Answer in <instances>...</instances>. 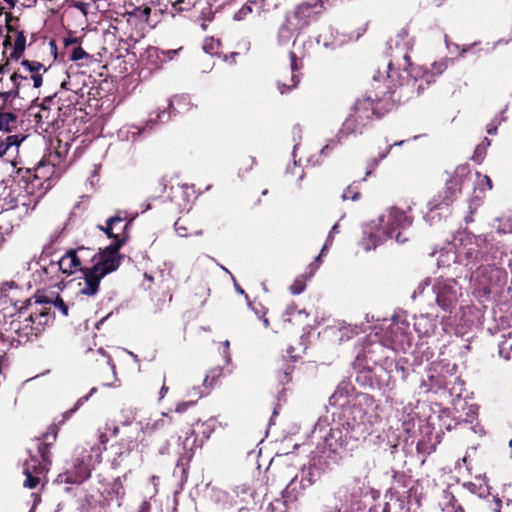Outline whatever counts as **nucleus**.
<instances>
[{"label": "nucleus", "instance_id": "dca6fc26", "mask_svg": "<svg viewBox=\"0 0 512 512\" xmlns=\"http://www.w3.org/2000/svg\"><path fill=\"white\" fill-rule=\"evenodd\" d=\"M58 434V427L52 424L48 427L47 431L41 437L35 439L37 455L40 460L51 464V447L56 441Z\"/></svg>", "mask_w": 512, "mask_h": 512}, {"label": "nucleus", "instance_id": "ddd939ff", "mask_svg": "<svg viewBox=\"0 0 512 512\" xmlns=\"http://www.w3.org/2000/svg\"><path fill=\"white\" fill-rule=\"evenodd\" d=\"M306 487L300 482L299 476L296 475L286 486V488L282 491L283 500L276 499L274 501H270L267 505V510L269 511H280L284 512L286 507V503L294 502L298 499L300 495H302L303 491Z\"/></svg>", "mask_w": 512, "mask_h": 512}, {"label": "nucleus", "instance_id": "f704fd0d", "mask_svg": "<svg viewBox=\"0 0 512 512\" xmlns=\"http://www.w3.org/2000/svg\"><path fill=\"white\" fill-rule=\"evenodd\" d=\"M185 224L186 221L182 218L177 219L174 224L175 231L180 237L201 236L203 234L201 229L189 230Z\"/></svg>", "mask_w": 512, "mask_h": 512}, {"label": "nucleus", "instance_id": "cd10ccee", "mask_svg": "<svg viewBox=\"0 0 512 512\" xmlns=\"http://www.w3.org/2000/svg\"><path fill=\"white\" fill-rule=\"evenodd\" d=\"M13 49L10 53V58L18 61L24 55L26 49V35L23 29L13 31Z\"/></svg>", "mask_w": 512, "mask_h": 512}, {"label": "nucleus", "instance_id": "a18cd8bd", "mask_svg": "<svg viewBox=\"0 0 512 512\" xmlns=\"http://www.w3.org/2000/svg\"><path fill=\"white\" fill-rule=\"evenodd\" d=\"M254 3V0H248L247 3H245L235 14L234 19L235 20H244L247 15H250L253 12L252 4Z\"/></svg>", "mask_w": 512, "mask_h": 512}, {"label": "nucleus", "instance_id": "0eeeda50", "mask_svg": "<svg viewBox=\"0 0 512 512\" xmlns=\"http://www.w3.org/2000/svg\"><path fill=\"white\" fill-rule=\"evenodd\" d=\"M107 430L110 432L112 438H116V442L111 445L115 449V454L118 457L128 455L137 447V440L140 430L137 426L129 424H122L121 426L113 425L108 426Z\"/></svg>", "mask_w": 512, "mask_h": 512}, {"label": "nucleus", "instance_id": "393cba45", "mask_svg": "<svg viewBox=\"0 0 512 512\" xmlns=\"http://www.w3.org/2000/svg\"><path fill=\"white\" fill-rule=\"evenodd\" d=\"M393 42H394L393 39H391L389 41L390 49H392ZM395 46H396V49L399 50V55L402 57V61H403V63H398V67L403 69V71L407 72L410 76H413L414 79L416 80L417 72H414V69L411 71L409 70V68L411 67L409 50L412 48V46L410 45V43L408 41L404 42L403 44H400V41L398 39L395 40Z\"/></svg>", "mask_w": 512, "mask_h": 512}, {"label": "nucleus", "instance_id": "603ef678", "mask_svg": "<svg viewBox=\"0 0 512 512\" xmlns=\"http://www.w3.org/2000/svg\"><path fill=\"white\" fill-rule=\"evenodd\" d=\"M333 238H334V235H333V234H331V233L329 232V234H328V236H327V239H326V242H325V244L323 245V247H322V249H321L320 254H319V255L316 257V259H315V261H316L317 263H319V262H320L321 257L324 255V253H325V251L328 249V247L332 244V242H333Z\"/></svg>", "mask_w": 512, "mask_h": 512}, {"label": "nucleus", "instance_id": "4be33fe9", "mask_svg": "<svg viewBox=\"0 0 512 512\" xmlns=\"http://www.w3.org/2000/svg\"><path fill=\"white\" fill-rule=\"evenodd\" d=\"M351 112L359 118L361 122L366 124L375 113L374 102L370 97L358 99L351 108Z\"/></svg>", "mask_w": 512, "mask_h": 512}, {"label": "nucleus", "instance_id": "a211bd4d", "mask_svg": "<svg viewBox=\"0 0 512 512\" xmlns=\"http://www.w3.org/2000/svg\"><path fill=\"white\" fill-rule=\"evenodd\" d=\"M183 453H181L177 466L182 468V472H186V468L189 466L196 448L201 447V444H198V438L194 430L189 429L186 432V437L182 442Z\"/></svg>", "mask_w": 512, "mask_h": 512}, {"label": "nucleus", "instance_id": "f8f14e48", "mask_svg": "<svg viewBox=\"0 0 512 512\" xmlns=\"http://www.w3.org/2000/svg\"><path fill=\"white\" fill-rule=\"evenodd\" d=\"M92 455H81L74 459L73 466L64 474V482L69 484H82L91 476Z\"/></svg>", "mask_w": 512, "mask_h": 512}, {"label": "nucleus", "instance_id": "37998d69", "mask_svg": "<svg viewBox=\"0 0 512 512\" xmlns=\"http://www.w3.org/2000/svg\"><path fill=\"white\" fill-rule=\"evenodd\" d=\"M447 69V63L446 61H439V62H434L432 64V72L429 73L427 72L424 77H425V80H426V83H430L431 82V78L434 74H437V75H440L442 74L445 70Z\"/></svg>", "mask_w": 512, "mask_h": 512}, {"label": "nucleus", "instance_id": "c85d7f7f", "mask_svg": "<svg viewBox=\"0 0 512 512\" xmlns=\"http://www.w3.org/2000/svg\"><path fill=\"white\" fill-rule=\"evenodd\" d=\"M33 305V309L28 314L31 317V319H33V322L36 324V326L39 327L42 332L44 326L50 320L49 309L45 307H39L41 304H35V302L32 303L31 306Z\"/></svg>", "mask_w": 512, "mask_h": 512}, {"label": "nucleus", "instance_id": "f257e3e1", "mask_svg": "<svg viewBox=\"0 0 512 512\" xmlns=\"http://www.w3.org/2000/svg\"><path fill=\"white\" fill-rule=\"evenodd\" d=\"M372 398L364 395L349 408V415L344 424L329 429L327 419L320 418L314 426L313 435L322 440L318 448L323 453L338 454L340 450L353 449L371 433L373 414Z\"/></svg>", "mask_w": 512, "mask_h": 512}, {"label": "nucleus", "instance_id": "bb28decb", "mask_svg": "<svg viewBox=\"0 0 512 512\" xmlns=\"http://www.w3.org/2000/svg\"><path fill=\"white\" fill-rule=\"evenodd\" d=\"M74 254L79 258V264L82 267V270L89 269L96 261L98 256V252L95 249L79 246L75 249H72Z\"/></svg>", "mask_w": 512, "mask_h": 512}, {"label": "nucleus", "instance_id": "8fccbe9b", "mask_svg": "<svg viewBox=\"0 0 512 512\" xmlns=\"http://www.w3.org/2000/svg\"><path fill=\"white\" fill-rule=\"evenodd\" d=\"M79 43H80V39L75 36L69 35L68 37H65L63 39V44H64V47L66 50H70V48L76 46Z\"/></svg>", "mask_w": 512, "mask_h": 512}, {"label": "nucleus", "instance_id": "c03bdc74", "mask_svg": "<svg viewBox=\"0 0 512 512\" xmlns=\"http://www.w3.org/2000/svg\"><path fill=\"white\" fill-rule=\"evenodd\" d=\"M307 277L304 275L298 276L293 284L290 286V292L294 295H298L305 290Z\"/></svg>", "mask_w": 512, "mask_h": 512}, {"label": "nucleus", "instance_id": "7c9ffc66", "mask_svg": "<svg viewBox=\"0 0 512 512\" xmlns=\"http://www.w3.org/2000/svg\"><path fill=\"white\" fill-rule=\"evenodd\" d=\"M365 126V123L361 122L359 118H357L352 112L344 121L341 130L339 131V136L350 135L354 133H361L362 128Z\"/></svg>", "mask_w": 512, "mask_h": 512}, {"label": "nucleus", "instance_id": "c756f323", "mask_svg": "<svg viewBox=\"0 0 512 512\" xmlns=\"http://www.w3.org/2000/svg\"><path fill=\"white\" fill-rule=\"evenodd\" d=\"M57 110H59V107L54 108V111L52 108H40L35 114L37 125L41 127L47 126V128L54 125L57 121Z\"/></svg>", "mask_w": 512, "mask_h": 512}, {"label": "nucleus", "instance_id": "9b49d317", "mask_svg": "<svg viewBox=\"0 0 512 512\" xmlns=\"http://www.w3.org/2000/svg\"><path fill=\"white\" fill-rule=\"evenodd\" d=\"M294 50L290 51L289 58H290V68H291V78L289 81H283L279 80L278 90L281 94L288 93L295 89L299 82H300V75L297 73L303 68V59L305 57V51L302 49L301 51H298L297 43L296 41L293 42Z\"/></svg>", "mask_w": 512, "mask_h": 512}, {"label": "nucleus", "instance_id": "7ed1b4c3", "mask_svg": "<svg viewBox=\"0 0 512 512\" xmlns=\"http://www.w3.org/2000/svg\"><path fill=\"white\" fill-rule=\"evenodd\" d=\"M60 161L61 154L59 151H55L54 154H49L48 164L45 160H42L33 169H18L17 175L20 178L19 183L24 184L22 187L26 193L35 194L40 190H46L50 186V177Z\"/></svg>", "mask_w": 512, "mask_h": 512}, {"label": "nucleus", "instance_id": "a19ab883", "mask_svg": "<svg viewBox=\"0 0 512 512\" xmlns=\"http://www.w3.org/2000/svg\"><path fill=\"white\" fill-rule=\"evenodd\" d=\"M69 51V60L73 62H77L84 58H89L90 55L81 47L80 43L76 46L70 48Z\"/></svg>", "mask_w": 512, "mask_h": 512}, {"label": "nucleus", "instance_id": "6e6552de", "mask_svg": "<svg viewBox=\"0 0 512 512\" xmlns=\"http://www.w3.org/2000/svg\"><path fill=\"white\" fill-rule=\"evenodd\" d=\"M412 224V217L406 212L392 207L388 210L387 215L380 217V229L389 238H395L398 243H405L406 237L402 236L401 232H396L397 229H405Z\"/></svg>", "mask_w": 512, "mask_h": 512}, {"label": "nucleus", "instance_id": "774afa93", "mask_svg": "<svg viewBox=\"0 0 512 512\" xmlns=\"http://www.w3.org/2000/svg\"><path fill=\"white\" fill-rule=\"evenodd\" d=\"M8 150V144H3V142L0 141V158L3 157Z\"/></svg>", "mask_w": 512, "mask_h": 512}, {"label": "nucleus", "instance_id": "338daca9", "mask_svg": "<svg viewBox=\"0 0 512 512\" xmlns=\"http://www.w3.org/2000/svg\"><path fill=\"white\" fill-rule=\"evenodd\" d=\"M475 417H476V413L474 411H472V409H470V413L467 414V417L464 421L466 423H472L473 420L475 419Z\"/></svg>", "mask_w": 512, "mask_h": 512}, {"label": "nucleus", "instance_id": "72a5a7b5", "mask_svg": "<svg viewBox=\"0 0 512 512\" xmlns=\"http://www.w3.org/2000/svg\"><path fill=\"white\" fill-rule=\"evenodd\" d=\"M35 304H50L53 305L55 309L59 310L62 315H68V305L59 295H57L53 301L47 300L46 297H36Z\"/></svg>", "mask_w": 512, "mask_h": 512}, {"label": "nucleus", "instance_id": "69168bd1", "mask_svg": "<svg viewBox=\"0 0 512 512\" xmlns=\"http://www.w3.org/2000/svg\"><path fill=\"white\" fill-rule=\"evenodd\" d=\"M138 512H150V504L147 501H144L141 504Z\"/></svg>", "mask_w": 512, "mask_h": 512}, {"label": "nucleus", "instance_id": "20e7f679", "mask_svg": "<svg viewBox=\"0 0 512 512\" xmlns=\"http://www.w3.org/2000/svg\"><path fill=\"white\" fill-rule=\"evenodd\" d=\"M506 279L505 270L495 266H481L472 275L473 293L478 298L500 293Z\"/></svg>", "mask_w": 512, "mask_h": 512}, {"label": "nucleus", "instance_id": "6ab92c4d", "mask_svg": "<svg viewBox=\"0 0 512 512\" xmlns=\"http://www.w3.org/2000/svg\"><path fill=\"white\" fill-rule=\"evenodd\" d=\"M22 74L29 78V82L33 81V88L38 89L43 84V73L47 68L39 61L23 59L21 61Z\"/></svg>", "mask_w": 512, "mask_h": 512}, {"label": "nucleus", "instance_id": "e2e57ef3", "mask_svg": "<svg viewBox=\"0 0 512 512\" xmlns=\"http://www.w3.org/2000/svg\"><path fill=\"white\" fill-rule=\"evenodd\" d=\"M509 348H512V345H508V342L507 341H503L500 343L499 345V353L501 356L504 355V352L509 349Z\"/></svg>", "mask_w": 512, "mask_h": 512}, {"label": "nucleus", "instance_id": "473e14b6", "mask_svg": "<svg viewBox=\"0 0 512 512\" xmlns=\"http://www.w3.org/2000/svg\"><path fill=\"white\" fill-rule=\"evenodd\" d=\"M108 426L110 425L107 424L105 427V432L99 435V445L91 448V451L95 453V462L101 461L102 452L106 450V444L108 443L109 439L112 438L110 436V432L107 430Z\"/></svg>", "mask_w": 512, "mask_h": 512}, {"label": "nucleus", "instance_id": "f03ea898", "mask_svg": "<svg viewBox=\"0 0 512 512\" xmlns=\"http://www.w3.org/2000/svg\"><path fill=\"white\" fill-rule=\"evenodd\" d=\"M19 290V287L13 281L4 282L0 285V293L2 296L8 298L18 309V318L13 320L10 326L17 335V342L22 344L32 340V338H36L41 333V330L27 313L28 308L32 305V299H26L18 308L19 301L14 298V295H10L11 291L18 292Z\"/></svg>", "mask_w": 512, "mask_h": 512}, {"label": "nucleus", "instance_id": "f3484780", "mask_svg": "<svg viewBox=\"0 0 512 512\" xmlns=\"http://www.w3.org/2000/svg\"><path fill=\"white\" fill-rule=\"evenodd\" d=\"M312 14V6L308 3L299 4L295 11L287 17L285 29L298 31L306 27Z\"/></svg>", "mask_w": 512, "mask_h": 512}, {"label": "nucleus", "instance_id": "79ce46f5", "mask_svg": "<svg viewBox=\"0 0 512 512\" xmlns=\"http://www.w3.org/2000/svg\"><path fill=\"white\" fill-rule=\"evenodd\" d=\"M251 44L246 40H241L237 43L235 50L231 53V58L236 61L237 56L246 55L250 52Z\"/></svg>", "mask_w": 512, "mask_h": 512}, {"label": "nucleus", "instance_id": "412c9836", "mask_svg": "<svg viewBox=\"0 0 512 512\" xmlns=\"http://www.w3.org/2000/svg\"><path fill=\"white\" fill-rule=\"evenodd\" d=\"M123 478H126V475L123 477L115 478L103 492H101L102 504L105 506H109L110 502L115 496L117 499H123L125 496V488L123 484Z\"/></svg>", "mask_w": 512, "mask_h": 512}, {"label": "nucleus", "instance_id": "49530a36", "mask_svg": "<svg viewBox=\"0 0 512 512\" xmlns=\"http://www.w3.org/2000/svg\"><path fill=\"white\" fill-rule=\"evenodd\" d=\"M505 118L503 116V112L500 115H497L488 125H487V133L489 135H494L497 133L498 126L504 121Z\"/></svg>", "mask_w": 512, "mask_h": 512}, {"label": "nucleus", "instance_id": "3c124183", "mask_svg": "<svg viewBox=\"0 0 512 512\" xmlns=\"http://www.w3.org/2000/svg\"><path fill=\"white\" fill-rule=\"evenodd\" d=\"M293 371V367L292 366H287L282 375L279 377V380L281 382V384H287L291 381V373Z\"/></svg>", "mask_w": 512, "mask_h": 512}, {"label": "nucleus", "instance_id": "6e6d98bb", "mask_svg": "<svg viewBox=\"0 0 512 512\" xmlns=\"http://www.w3.org/2000/svg\"><path fill=\"white\" fill-rule=\"evenodd\" d=\"M165 380H166L165 374L159 375V381L161 382V389H160V392H159V399H162L165 396V394L168 392V390H169L168 386H166Z\"/></svg>", "mask_w": 512, "mask_h": 512}, {"label": "nucleus", "instance_id": "4468645a", "mask_svg": "<svg viewBox=\"0 0 512 512\" xmlns=\"http://www.w3.org/2000/svg\"><path fill=\"white\" fill-rule=\"evenodd\" d=\"M50 465V463H46L36 456H31L24 464V474L26 475L24 486L29 489L36 488L41 481V477L45 476L49 470Z\"/></svg>", "mask_w": 512, "mask_h": 512}, {"label": "nucleus", "instance_id": "09e8293b", "mask_svg": "<svg viewBox=\"0 0 512 512\" xmlns=\"http://www.w3.org/2000/svg\"><path fill=\"white\" fill-rule=\"evenodd\" d=\"M11 58L10 56L8 58H6V60L2 63H0V76L1 75H6V76H9L11 75V73L13 72L12 71V67H11Z\"/></svg>", "mask_w": 512, "mask_h": 512}, {"label": "nucleus", "instance_id": "1a4fd4ad", "mask_svg": "<svg viewBox=\"0 0 512 512\" xmlns=\"http://www.w3.org/2000/svg\"><path fill=\"white\" fill-rule=\"evenodd\" d=\"M466 167H458L455 170L454 175L446 182L445 189L442 194L439 195V199H433L429 204L431 210L439 209L442 205H450L457 197V194L461 191L463 184V178L468 174Z\"/></svg>", "mask_w": 512, "mask_h": 512}, {"label": "nucleus", "instance_id": "de8ad7c7", "mask_svg": "<svg viewBox=\"0 0 512 512\" xmlns=\"http://www.w3.org/2000/svg\"><path fill=\"white\" fill-rule=\"evenodd\" d=\"M170 116H171V112H167L164 109L161 112H157L155 117L151 116L149 119V122H151V123H157L158 121L163 122L164 119H165V121H167V120H169Z\"/></svg>", "mask_w": 512, "mask_h": 512}, {"label": "nucleus", "instance_id": "9d476101", "mask_svg": "<svg viewBox=\"0 0 512 512\" xmlns=\"http://www.w3.org/2000/svg\"><path fill=\"white\" fill-rule=\"evenodd\" d=\"M122 246L123 241L112 242L98 253V260L92 267L97 268L98 273L104 276L117 270L122 261V256L119 254Z\"/></svg>", "mask_w": 512, "mask_h": 512}, {"label": "nucleus", "instance_id": "58836bf2", "mask_svg": "<svg viewBox=\"0 0 512 512\" xmlns=\"http://www.w3.org/2000/svg\"><path fill=\"white\" fill-rule=\"evenodd\" d=\"M172 7L178 11V12H183V11H190L194 6L195 4L197 3L198 0H168Z\"/></svg>", "mask_w": 512, "mask_h": 512}, {"label": "nucleus", "instance_id": "e433bc0d", "mask_svg": "<svg viewBox=\"0 0 512 512\" xmlns=\"http://www.w3.org/2000/svg\"><path fill=\"white\" fill-rule=\"evenodd\" d=\"M96 391V388H92L91 391L89 392V394L85 395V396H82L80 397L77 402L75 403V405L73 406V408L65 411L62 416H63V420L61 421L62 423L65 422L67 419H69L90 397V395L92 393H94Z\"/></svg>", "mask_w": 512, "mask_h": 512}, {"label": "nucleus", "instance_id": "4c0bfd02", "mask_svg": "<svg viewBox=\"0 0 512 512\" xmlns=\"http://www.w3.org/2000/svg\"><path fill=\"white\" fill-rule=\"evenodd\" d=\"M315 477L316 470L312 467H308L301 471L299 480L306 488H308L315 482Z\"/></svg>", "mask_w": 512, "mask_h": 512}, {"label": "nucleus", "instance_id": "423d86ee", "mask_svg": "<svg viewBox=\"0 0 512 512\" xmlns=\"http://www.w3.org/2000/svg\"><path fill=\"white\" fill-rule=\"evenodd\" d=\"M437 306L444 312L452 313L459 305L462 288L454 279H437L432 287Z\"/></svg>", "mask_w": 512, "mask_h": 512}, {"label": "nucleus", "instance_id": "052dcab7", "mask_svg": "<svg viewBox=\"0 0 512 512\" xmlns=\"http://www.w3.org/2000/svg\"><path fill=\"white\" fill-rule=\"evenodd\" d=\"M478 176L481 177L480 184H484L486 186L487 190H491L492 189V181H491L490 177L487 175L481 176L480 174H478Z\"/></svg>", "mask_w": 512, "mask_h": 512}, {"label": "nucleus", "instance_id": "c9c22d12", "mask_svg": "<svg viewBox=\"0 0 512 512\" xmlns=\"http://www.w3.org/2000/svg\"><path fill=\"white\" fill-rule=\"evenodd\" d=\"M361 197V193L359 190V182H353L343 191L341 198L343 201L351 199L353 201L359 200Z\"/></svg>", "mask_w": 512, "mask_h": 512}, {"label": "nucleus", "instance_id": "2f4dec72", "mask_svg": "<svg viewBox=\"0 0 512 512\" xmlns=\"http://www.w3.org/2000/svg\"><path fill=\"white\" fill-rule=\"evenodd\" d=\"M408 328V324L404 321L400 322L393 318L392 323L390 325V332L392 333V342H402L403 338L406 334V330Z\"/></svg>", "mask_w": 512, "mask_h": 512}, {"label": "nucleus", "instance_id": "a878e982", "mask_svg": "<svg viewBox=\"0 0 512 512\" xmlns=\"http://www.w3.org/2000/svg\"><path fill=\"white\" fill-rule=\"evenodd\" d=\"M110 225L113 227L114 232V241H123V245L126 243L128 239L127 229L129 223L125 221V218H122L119 215H115L109 218Z\"/></svg>", "mask_w": 512, "mask_h": 512}, {"label": "nucleus", "instance_id": "5701e85b", "mask_svg": "<svg viewBox=\"0 0 512 512\" xmlns=\"http://www.w3.org/2000/svg\"><path fill=\"white\" fill-rule=\"evenodd\" d=\"M58 269L67 275H71L77 271L82 272V267L79 264V258L74 254L72 249H69L57 262Z\"/></svg>", "mask_w": 512, "mask_h": 512}, {"label": "nucleus", "instance_id": "bf43d9fd", "mask_svg": "<svg viewBox=\"0 0 512 512\" xmlns=\"http://www.w3.org/2000/svg\"><path fill=\"white\" fill-rule=\"evenodd\" d=\"M194 405V402H183V403H179L177 406H176V410L175 412L177 414H182L183 412H185L187 410V408L189 406H193Z\"/></svg>", "mask_w": 512, "mask_h": 512}, {"label": "nucleus", "instance_id": "39448f33", "mask_svg": "<svg viewBox=\"0 0 512 512\" xmlns=\"http://www.w3.org/2000/svg\"><path fill=\"white\" fill-rule=\"evenodd\" d=\"M29 88V78L24 76L21 69L13 70L11 75L0 76V104L2 109H16L15 101L21 98L22 90Z\"/></svg>", "mask_w": 512, "mask_h": 512}, {"label": "nucleus", "instance_id": "4d7b16f0", "mask_svg": "<svg viewBox=\"0 0 512 512\" xmlns=\"http://www.w3.org/2000/svg\"><path fill=\"white\" fill-rule=\"evenodd\" d=\"M484 154H485V148L481 145H478L475 148L474 155L472 158L474 161L481 162Z\"/></svg>", "mask_w": 512, "mask_h": 512}, {"label": "nucleus", "instance_id": "ea45409f", "mask_svg": "<svg viewBox=\"0 0 512 512\" xmlns=\"http://www.w3.org/2000/svg\"><path fill=\"white\" fill-rule=\"evenodd\" d=\"M5 27L7 33H13V31L20 29V19L17 16H14L11 12H6Z\"/></svg>", "mask_w": 512, "mask_h": 512}, {"label": "nucleus", "instance_id": "680f3d73", "mask_svg": "<svg viewBox=\"0 0 512 512\" xmlns=\"http://www.w3.org/2000/svg\"><path fill=\"white\" fill-rule=\"evenodd\" d=\"M13 33H7L4 41H3V46L5 48H7L8 46L9 47H13Z\"/></svg>", "mask_w": 512, "mask_h": 512}, {"label": "nucleus", "instance_id": "aec40b11", "mask_svg": "<svg viewBox=\"0 0 512 512\" xmlns=\"http://www.w3.org/2000/svg\"><path fill=\"white\" fill-rule=\"evenodd\" d=\"M84 275V284L80 288L79 293L85 296H94L98 293L100 282L105 277L98 273L97 268L92 266L89 269L82 270Z\"/></svg>", "mask_w": 512, "mask_h": 512}, {"label": "nucleus", "instance_id": "0e129e2a", "mask_svg": "<svg viewBox=\"0 0 512 512\" xmlns=\"http://www.w3.org/2000/svg\"><path fill=\"white\" fill-rule=\"evenodd\" d=\"M49 46H50V52L52 54H54V59H56V57H57V45H56V42L54 40H51L49 42Z\"/></svg>", "mask_w": 512, "mask_h": 512}, {"label": "nucleus", "instance_id": "13d9d810", "mask_svg": "<svg viewBox=\"0 0 512 512\" xmlns=\"http://www.w3.org/2000/svg\"><path fill=\"white\" fill-rule=\"evenodd\" d=\"M54 97L55 96L45 97L42 103L40 104L39 108H52V106H55Z\"/></svg>", "mask_w": 512, "mask_h": 512}, {"label": "nucleus", "instance_id": "864d4df0", "mask_svg": "<svg viewBox=\"0 0 512 512\" xmlns=\"http://www.w3.org/2000/svg\"><path fill=\"white\" fill-rule=\"evenodd\" d=\"M2 142L3 144H8V149L12 146H19L20 144L18 135H8Z\"/></svg>", "mask_w": 512, "mask_h": 512}, {"label": "nucleus", "instance_id": "5fc2aeb1", "mask_svg": "<svg viewBox=\"0 0 512 512\" xmlns=\"http://www.w3.org/2000/svg\"><path fill=\"white\" fill-rule=\"evenodd\" d=\"M98 228H99V230L103 231L107 235L108 238L114 240L113 227L110 225L109 219L106 221L105 226L98 225Z\"/></svg>", "mask_w": 512, "mask_h": 512}, {"label": "nucleus", "instance_id": "b1692460", "mask_svg": "<svg viewBox=\"0 0 512 512\" xmlns=\"http://www.w3.org/2000/svg\"><path fill=\"white\" fill-rule=\"evenodd\" d=\"M180 49L161 50L157 47L147 49V56L150 62L159 68L162 64L172 60Z\"/></svg>", "mask_w": 512, "mask_h": 512}, {"label": "nucleus", "instance_id": "2eb2a0df", "mask_svg": "<svg viewBox=\"0 0 512 512\" xmlns=\"http://www.w3.org/2000/svg\"><path fill=\"white\" fill-rule=\"evenodd\" d=\"M447 257L452 258L453 262L469 266L480 259V250L478 245L470 238H467L462 247L457 251H446Z\"/></svg>", "mask_w": 512, "mask_h": 512}]
</instances>
